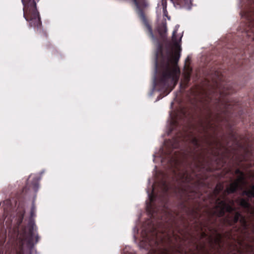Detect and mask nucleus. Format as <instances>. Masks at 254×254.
<instances>
[{"instance_id":"20","label":"nucleus","mask_w":254,"mask_h":254,"mask_svg":"<svg viewBox=\"0 0 254 254\" xmlns=\"http://www.w3.org/2000/svg\"><path fill=\"white\" fill-rule=\"evenodd\" d=\"M243 194L246 195L248 196V197H252L251 191L250 190H244L243 191Z\"/></svg>"},{"instance_id":"5","label":"nucleus","mask_w":254,"mask_h":254,"mask_svg":"<svg viewBox=\"0 0 254 254\" xmlns=\"http://www.w3.org/2000/svg\"><path fill=\"white\" fill-rule=\"evenodd\" d=\"M216 90L219 92V97L217 100L218 104H221L223 107H219L217 112L214 116V120L217 123H220L224 121H227V118L231 114H233L235 106L227 101L223 104V97L228 95L232 94L234 90L228 83L222 81V77H219L218 81H215Z\"/></svg>"},{"instance_id":"7","label":"nucleus","mask_w":254,"mask_h":254,"mask_svg":"<svg viewBox=\"0 0 254 254\" xmlns=\"http://www.w3.org/2000/svg\"><path fill=\"white\" fill-rule=\"evenodd\" d=\"M36 216V207L34 204H32V206L31 208L30 211V217L26 226V228L28 230V234L29 236V239L28 240L27 244L30 247H33L34 245V243H33L34 238H35V243L38 242L40 237L37 234L35 235V232H36L37 230V227L35 224V221L34 218Z\"/></svg>"},{"instance_id":"8","label":"nucleus","mask_w":254,"mask_h":254,"mask_svg":"<svg viewBox=\"0 0 254 254\" xmlns=\"http://www.w3.org/2000/svg\"><path fill=\"white\" fill-rule=\"evenodd\" d=\"M244 16L245 18V34L254 41V12H245Z\"/></svg>"},{"instance_id":"21","label":"nucleus","mask_w":254,"mask_h":254,"mask_svg":"<svg viewBox=\"0 0 254 254\" xmlns=\"http://www.w3.org/2000/svg\"><path fill=\"white\" fill-rule=\"evenodd\" d=\"M235 174L236 175H239V176H242L245 175L244 172L241 171L239 169H237L236 170Z\"/></svg>"},{"instance_id":"23","label":"nucleus","mask_w":254,"mask_h":254,"mask_svg":"<svg viewBox=\"0 0 254 254\" xmlns=\"http://www.w3.org/2000/svg\"><path fill=\"white\" fill-rule=\"evenodd\" d=\"M230 135H231L232 138L234 140L235 142H237V138L236 136V135L235 134V133L233 131H232V132L230 133Z\"/></svg>"},{"instance_id":"17","label":"nucleus","mask_w":254,"mask_h":254,"mask_svg":"<svg viewBox=\"0 0 254 254\" xmlns=\"http://www.w3.org/2000/svg\"><path fill=\"white\" fill-rule=\"evenodd\" d=\"M235 182H239L240 185L241 186V184H244L245 182V176L244 175L239 176L238 179Z\"/></svg>"},{"instance_id":"28","label":"nucleus","mask_w":254,"mask_h":254,"mask_svg":"<svg viewBox=\"0 0 254 254\" xmlns=\"http://www.w3.org/2000/svg\"><path fill=\"white\" fill-rule=\"evenodd\" d=\"M202 249H205V246H204V245H203L202 246Z\"/></svg>"},{"instance_id":"22","label":"nucleus","mask_w":254,"mask_h":254,"mask_svg":"<svg viewBox=\"0 0 254 254\" xmlns=\"http://www.w3.org/2000/svg\"><path fill=\"white\" fill-rule=\"evenodd\" d=\"M191 195H195L193 198H192V199L194 198L195 197L198 196L199 195V193L196 192L195 190H193L191 192L190 194L189 195V196H191Z\"/></svg>"},{"instance_id":"19","label":"nucleus","mask_w":254,"mask_h":254,"mask_svg":"<svg viewBox=\"0 0 254 254\" xmlns=\"http://www.w3.org/2000/svg\"><path fill=\"white\" fill-rule=\"evenodd\" d=\"M191 70L188 71L185 75V79L187 84L190 81V78Z\"/></svg>"},{"instance_id":"30","label":"nucleus","mask_w":254,"mask_h":254,"mask_svg":"<svg viewBox=\"0 0 254 254\" xmlns=\"http://www.w3.org/2000/svg\"><path fill=\"white\" fill-rule=\"evenodd\" d=\"M253 242L254 243V238L253 239Z\"/></svg>"},{"instance_id":"25","label":"nucleus","mask_w":254,"mask_h":254,"mask_svg":"<svg viewBox=\"0 0 254 254\" xmlns=\"http://www.w3.org/2000/svg\"><path fill=\"white\" fill-rule=\"evenodd\" d=\"M34 188H35V189H37V188H38V183H35L34 184Z\"/></svg>"},{"instance_id":"15","label":"nucleus","mask_w":254,"mask_h":254,"mask_svg":"<svg viewBox=\"0 0 254 254\" xmlns=\"http://www.w3.org/2000/svg\"><path fill=\"white\" fill-rule=\"evenodd\" d=\"M190 243L193 244V245H194V247L195 248L194 250H192L191 249H190L189 252H190V254H196L194 251L195 250H198V249H199L198 245L197 244V243L196 242H195L194 241V240L192 239V238L191 239V240H190Z\"/></svg>"},{"instance_id":"16","label":"nucleus","mask_w":254,"mask_h":254,"mask_svg":"<svg viewBox=\"0 0 254 254\" xmlns=\"http://www.w3.org/2000/svg\"><path fill=\"white\" fill-rule=\"evenodd\" d=\"M179 125V121H178V119L177 117L172 119V121L171 122V127H172L171 131H173L174 130V127H177Z\"/></svg>"},{"instance_id":"12","label":"nucleus","mask_w":254,"mask_h":254,"mask_svg":"<svg viewBox=\"0 0 254 254\" xmlns=\"http://www.w3.org/2000/svg\"><path fill=\"white\" fill-rule=\"evenodd\" d=\"M239 204L247 210L251 214H254V209L249 202L248 199L245 198H239L238 199Z\"/></svg>"},{"instance_id":"13","label":"nucleus","mask_w":254,"mask_h":254,"mask_svg":"<svg viewBox=\"0 0 254 254\" xmlns=\"http://www.w3.org/2000/svg\"><path fill=\"white\" fill-rule=\"evenodd\" d=\"M171 148L172 149H175L179 148L180 145V139L177 138V137H174L172 140H169Z\"/></svg>"},{"instance_id":"24","label":"nucleus","mask_w":254,"mask_h":254,"mask_svg":"<svg viewBox=\"0 0 254 254\" xmlns=\"http://www.w3.org/2000/svg\"><path fill=\"white\" fill-rule=\"evenodd\" d=\"M251 196L254 198V185L251 187Z\"/></svg>"},{"instance_id":"2","label":"nucleus","mask_w":254,"mask_h":254,"mask_svg":"<svg viewBox=\"0 0 254 254\" xmlns=\"http://www.w3.org/2000/svg\"><path fill=\"white\" fill-rule=\"evenodd\" d=\"M240 188L239 182H234L225 190L222 195V198L218 197L217 195L223 190V186L218 184L214 190L215 194V205L209 213V220L206 224L202 222L199 223L201 237L202 238L207 236L205 231L207 229L209 232H213L216 236L214 240L215 244L219 248L221 247L223 236L218 232L216 228H213L209 226V223L216 224V219L219 218L222 224L226 226H233L240 221L241 226L247 229L248 224L247 219L240 212L235 211V208L233 206L234 202L227 198V195L233 193Z\"/></svg>"},{"instance_id":"27","label":"nucleus","mask_w":254,"mask_h":254,"mask_svg":"<svg viewBox=\"0 0 254 254\" xmlns=\"http://www.w3.org/2000/svg\"><path fill=\"white\" fill-rule=\"evenodd\" d=\"M210 242L212 243V241H213L212 238L211 237H210Z\"/></svg>"},{"instance_id":"6","label":"nucleus","mask_w":254,"mask_h":254,"mask_svg":"<svg viewBox=\"0 0 254 254\" xmlns=\"http://www.w3.org/2000/svg\"><path fill=\"white\" fill-rule=\"evenodd\" d=\"M39 0H21L23 5V15L25 20L29 22L30 27L40 30L42 22L40 14L37 8V2Z\"/></svg>"},{"instance_id":"29","label":"nucleus","mask_w":254,"mask_h":254,"mask_svg":"<svg viewBox=\"0 0 254 254\" xmlns=\"http://www.w3.org/2000/svg\"><path fill=\"white\" fill-rule=\"evenodd\" d=\"M161 221H163V219L162 218H161Z\"/></svg>"},{"instance_id":"1","label":"nucleus","mask_w":254,"mask_h":254,"mask_svg":"<svg viewBox=\"0 0 254 254\" xmlns=\"http://www.w3.org/2000/svg\"><path fill=\"white\" fill-rule=\"evenodd\" d=\"M212 112L208 108L204 120L200 119L198 122L199 128L198 131L203 134L201 139L206 147L203 146L196 137L192 136L190 139L191 146L185 158L186 166L180 173V178L184 183L191 184L194 182L198 187L204 185V183L200 180L199 172L204 168L206 154L210 152L215 156L219 155L218 151L215 150H218L222 145L217 139H211L214 138L218 127L212 123Z\"/></svg>"},{"instance_id":"4","label":"nucleus","mask_w":254,"mask_h":254,"mask_svg":"<svg viewBox=\"0 0 254 254\" xmlns=\"http://www.w3.org/2000/svg\"><path fill=\"white\" fill-rule=\"evenodd\" d=\"M177 30H174L172 40L174 43L175 48L174 52L168 51L167 55L165 56L163 53V47L160 44L158 47V51L156 55V66H157V60L159 57H161V65L162 68V72L157 84L161 89H165V96L168 95L172 90L169 89V82L174 83L175 86L179 80L180 70L177 66V63L180 57L181 46L178 41L176 36Z\"/></svg>"},{"instance_id":"10","label":"nucleus","mask_w":254,"mask_h":254,"mask_svg":"<svg viewBox=\"0 0 254 254\" xmlns=\"http://www.w3.org/2000/svg\"><path fill=\"white\" fill-rule=\"evenodd\" d=\"M176 8H186L190 9L192 4V0H170Z\"/></svg>"},{"instance_id":"9","label":"nucleus","mask_w":254,"mask_h":254,"mask_svg":"<svg viewBox=\"0 0 254 254\" xmlns=\"http://www.w3.org/2000/svg\"><path fill=\"white\" fill-rule=\"evenodd\" d=\"M148 195L150 202L147 205V210L150 214L151 219H153L156 216V210L154 203L156 201L157 196L153 193V190H152V192L150 194H149Z\"/></svg>"},{"instance_id":"3","label":"nucleus","mask_w":254,"mask_h":254,"mask_svg":"<svg viewBox=\"0 0 254 254\" xmlns=\"http://www.w3.org/2000/svg\"><path fill=\"white\" fill-rule=\"evenodd\" d=\"M148 226L142 231L143 240L141 245L144 249L150 248L153 254H189V252L181 248V243L184 240L182 231L179 228L173 218L169 224V228L160 229L152 220L148 223Z\"/></svg>"},{"instance_id":"18","label":"nucleus","mask_w":254,"mask_h":254,"mask_svg":"<svg viewBox=\"0 0 254 254\" xmlns=\"http://www.w3.org/2000/svg\"><path fill=\"white\" fill-rule=\"evenodd\" d=\"M169 161L170 163V166L171 167H172L173 165H175L177 163V160L176 158H175L173 156H171Z\"/></svg>"},{"instance_id":"14","label":"nucleus","mask_w":254,"mask_h":254,"mask_svg":"<svg viewBox=\"0 0 254 254\" xmlns=\"http://www.w3.org/2000/svg\"><path fill=\"white\" fill-rule=\"evenodd\" d=\"M25 213V211L23 208H22L21 210H19L18 212H17V223L18 225H20L22 223L24 217Z\"/></svg>"},{"instance_id":"11","label":"nucleus","mask_w":254,"mask_h":254,"mask_svg":"<svg viewBox=\"0 0 254 254\" xmlns=\"http://www.w3.org/2000/svg\"><path fill=\"white\" fill-rule=\"evenodd\" d=\"M242 248L238 250L237 253L232 254H254V246L250 244L242 245Z\"/></svg>"},{"instance_id":"26","label":"nucleus","mask_w":254,"mask_h":254,"mask_svg":"<svg viewBox=\"0 0 254 254\" xmlns=\"http://www.w3.org/2000/svg\"><path fill=\"white\" fill-rule=\"evenodd\" d=\"M164 200H163V202H162L161 205H163V207H165V203H164Z\"/></svg>"}]
</instances>
